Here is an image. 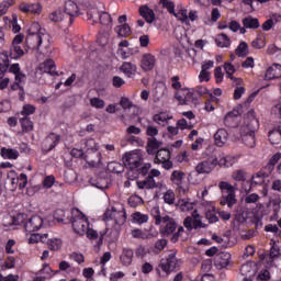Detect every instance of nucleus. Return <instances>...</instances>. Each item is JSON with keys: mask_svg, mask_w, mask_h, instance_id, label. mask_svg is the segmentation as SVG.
Listing matches in <instances>:
<instances>
[{"mask_svg": "<svg viewBox=\"0 0 281 281\" xmlns=\"http://www.w3.org/2000/svg\"><path fill=\"white\" fill-rule=\"evenodd\" d=\"M42 69H44L45 74H50V76H56V64L53 59H47L43 63Z\"/></svg>", "mask_w": 281, "mask_h": 281, "instance_id": "2f4dec72", "label": "nucleus"}, {"mask_svg": "<svg viewBox=\"0 0 281 281\" xmlns=\"http://www.w3.org/2000/svg\"><path fill=\"white\" fill-rule=\"evenodd\" d=\"M266 45H267V42L265 41V37H257L251 43V46L255 49H262Z\"/></svg>", "mask_w": 281, "mask_h": 281, "instance_id": "3c124183", "label": "nucleus"}, {"mask_svg": "<svg viewBox=\"0 0 281 281\" xmlns=\"http://www.w3.org/2000/svg\"><path fill=\"white\" fill-rule=\"evenodd\" d=\"M217 166H220V168H232V166H234V158L232 156H226V157H222L217 158Z\"/></svg>", "mask_w": 281, "mask_h": 281, "instance_id": "4c0bfd02", "label": "nucleus"}, {"mask_svg": "<svg viewBox=\"0 0 281 281\" xmlns=\"http://www.w3.org/2000/svg\"><path fill=\"white\" fill-rule=\"evenodd\" d=\"M65 16H69V25L74 23V19L79 15L80 10L78 9V4L76 2L69 0L65 3Z\"/></svg>", "mask_w": 281, "mask_h": 281, "instance_id": "ddd939ff", "label": "nucleus"}, {"mask_svg": "<svg viewBox=\"0 0 281 281\" xmlns=\"http://www.w3.org/2000/svg\"><path fill=\"white\" fill-rule=\"evenodd\" d=\"M228 137H229V134L226 132V130L225 128H220L214 134L215 144L220 148H223V146H225L227 144Z\"/></svg>", "mask_w": 281, "mask_h": 281, "instance_id": "412c9836", "label": "nucleus"}, {"mask_svg": "<svg viewBox=\"0 0 281 281\" xmlns=\"http://www.w3.org/2000/svg\"><path fill=\"white\" fill-rule=\"evenodd\" d=\"M143 161L144 159H142V156L137 153H130L123 156V164L130 168V170H137Z\"/></svg>", "mask_w": 281, "mask_h": 281, "instance_id": "1a4fd4ad", "label": "nucleus"}, {"mask_svg": "<svg viewBox=\"0 0 281 281\" xmlns=\"http://www.w3.org/2000/svg\"><path fill=\"white\" fill-rule=\"evenodd\" d=\"M192 217L194 218L193 220V229H199V228H205L207 227V225L203 224V222L201 221V215L198 214L196 211H194L192 213Z\"/></svg>", "mask_w": 281, "mask_h": 281, "instance_id": "79ce46f5", "label": "nucleus"}, {"mask_svg": "<svg viewBox=\"0 0 281 281\" xmlns=\"http://www.w3.org/2000/svg\"><path fill=\"white\" fill-rule=\"evenodd\" d=\"M218 166V157L211 156L195 166L198 175H210Z\"/></svg>", "mask_w": 281, "mask_h": 281, "instance_id": "423d86ee", "label": "nucleus"}, {"mask_svg": "<svg viewBox=\"0 0 281 281\" xmlns=\"http://www.w3.org/2000/svg\"><path fill=\"white\" fill-rule=\"evenodd\" d=\"M206 218H207L209 223H218V215H216L215 210L207 211Z\"/></svg>", "mask_w": 281, "mask_h": 281, "instance_id": "774afa93", "label": "nucleus"}, {"mask_svg": "<svg viewBox=\"0 0 281 281\" xmlns=\"http://www.w3.org/2000/svg\"><path fill=\"white\" fill-rule=\"evenodd\" d=\"M161 148V142L157 140V138L151 137L147 142V153L148 155H155L157 150Z\"/></svg>", "mask_w": 281, "mask_h": 281, "instance_id": "a878e982", "label": "nucleus"}, {"mask_svg": "<svg viewBox=\"0 0 281 281\" xmlns=\"http://www.w3.org/2000/svg\"><path fill=\"white\" fill-rule=\"evenodd\" d=\"M58 142H60V136L57 134H49L48 137L45 138L43 142V150L45 153H49V150H54L56 146L58 145Z\"/></svg>", "mask_w": 281, "mask_h": 281, "instance_id": "dca6fc26", "label": "nucleus"}, {"mask_svg": "<svg viewBox=\"0 0 281 281\" xmlns=\"http://www.w3.org/2000/svg\"><path fill=\"white\" fill-rule=\"evenodd\" d=\"M136 186L138 190H155V188H158L161 190L164 188V183L161 182H156L154 178L147 177L142 181H137Z\"/></svg>", "mask_w": 281, "mask_h": 281, "instance_id": "9b49d317", "label": "nucleus"}, {"mask_svg": "<svg viewBox=\"0 0 281 281\" xmlns=\"http://www.w3.org/2000/svg\"><path fill=\"white\" fill-rule=\"evenodd\" d=\"M170 159V150L168 149H159L154 159L155 164H161V161H167Z\"/></svg>", "mask_w": 281, "mask_h": 281, "instance_id": "72a5a7b5", "label": "nucleus"}, {"mask_svg": "<svg viewBox=\"0 0 281 281\" xmlns=\"http://www.w3.org/2000/svg\"><path fill=\"white\" fill-rule=\"evenodd\" d=\"M10 67V59L8 53H2L0 55V74H5Z\"/></svg>", "mask_w": 281, "mask_h": 281, "instance_id": "c9c22d12", "label": "nucleus"}, {"mask_svg": "<svg viewBox=\"0 0 281 281\" xmlns=\"http://www.w3.org/2000/svg\"><path fill=\"white\" fill-rule=\"evenodd\" d=\"M265 173L258 172L255 176H252V182L251 186H262L265 183Z\"/></svg>", "mask_w": 281, "mask_h": 281, "instance_id": "09e8293b", "label": "nucleus"}, {"mask_svg": "<svg viewBox=\"0 0 281 281\" xmlns=\"http://www.w3.org/2000/svg\"><path fill=\"white\" fill-rule=\"evenodd\" d=\"M175 98L176 100H178L179 104H188V100L192 98V92H187V97H183L181 93L176 92Z\"/></svg>", "mask_w": 281, "mask_h": 281, "instance_id": "de8ad7c7", "label": "nucleus"}, {"mask_svg": "<svg viewBox=\"0 0 281 281\" xmlns=\"http://www.w3.org/2000/svg\"><path fill=\"white\" fill-rule=\"evenodd\" d=\"M16 183L20 190H23L25 186H27V175L21 173L20 177L16 178Z\"/></svg>", "mask_w": 281, "mask_h": 281, "instance_id": "bf43d9fd", "label": "nucleus"}, {"mask_svg": "<svg viewBox=\"0 0 281 281\" xmlns=\"http://www.w3.org/2000/svg\"><path fill=\"white\" fill-rule=\"evenodd\" d=\"M11 5H14V0H8L7 2L0 3V16L7 14Z\"/></svg>", "mask_w": 281, "mask_h": 281, "instance_id": "8fccbe9b", "label": "nucleus"}, {"mask_svg": "<svg viewBox=\"0 0 281 281\" xmlns=\"http://www.w3.org/2000/svg\"><path fill=\"white\" fill-rule=\"evenodd\" d=\"M243 25L247 30H258L260 27V21L254 16H247L243 20Z\"/></svg>", "mask_w": 281, "mask_h": 281, "instance_id": "393cba45", "label": "nucleus"}, {"mask_svg": "<svg viewBox=\"0 0 281 281\" xmlns=\"http://www.w3.org/2000/svg\"><path fill=\"white\" fill-rule=\"evenodd\" d=\"M47 245L50 251H58V249L63 247V240H60L59 238H53L47 241Z\"/></svg>", "mask_w": 281, "mask_h": 281, "instance_id": "a19ab883", "label": "nucleus"}, {"mask_svg": "<svg viewBox=\"0 0 281 281\" xmlns=\"http://www.w3.org/2000/svg\"><path fill=\"white\" fill-rule=\"evenodd\" d=\"M215 43L217 47H229V45H232L229 37L227 36V34L224 33L217 35V37L215 38Z\"/></svg>", "mask_w": 281, "mask_h": 281, "instance_id": "473e14b6", "label": "nucleus"}, {"mask_svg": "<svg viewBox=\"0 0 281 281\" xmlns=\"http://www.w3.org/2000/svg\"><path fill=\"white\" fill-rule=\"evenodd\" d=\"M109 168L112 170V172H115L116 175L124 172V166H122V164L120 162H110Z\"/></svg>", "mask_w": 281, "mask_h": 281, "instance_id": "6e6d98bb", "label": "nucleus"}, {"mask_svg": "<svg viewBox=\"0 0 281 281\" xmlns=\"http://www.w3.org/2000/svg\"><path fill=\"white\" fill-rule=\"evenodd\" d=\"M9 56L12 60H19V58H23V56H25V50H23L21 46L11 45Z\"/></svg>", "mask_w": 281, "mask_h": 281, "instance_id": "cd10ccee", "label": "nucleus"}, {"mask_svg": "<svg viewBox=\"0 0 281 281\" xmlns=\"http://www.w3.org/2000/svg\"><path fill=\"white\" fill-rule=\"evenodd\" d=\"M15 265H16V260L14 259V257L9 256L4 261V266H2V270L3 269H14Z\"/></svg>", "mask_w": 281, "mask_h": 281, "instance_id": "052dcab7", "label": "nucleus"}, {"mask_svg": "<svg viewBox=\"0 0 281 281\" xmlns=\"http://www.w3.org/2000/svg\"><path fill=\"white\" fill-rule=\"evenodd\" d=\"M160 3H162V8L168 10L169 14H175V2L170 0H160Z\"/></svg>", "mask_w": 281, "mask_h": 281, "instance_id": "5fc2aeb1", "label": "nucleus"}, {"mask_svg": "<svg viewBox=\"0 0 281 281\" xmlns=\"http://www.w3.org/2000/svg\"><path fill=\"white\" fill-rule=\"evenodd\" d=\"M268 137H269L270 144H273V145L278 144V140H274L273 137L281 138V128L279 127V128H276V130L269 132Z\"/></svg>", "mask_w": 281, "mask_h": 281, "instance_id": "864d4df0", "label": "nucleus"}, {"mask_svg": "<svg viewBox=\"0 0 281 281\" xmlns=\"http://www.w3.org/2000/svg\"><path fill=\"white\" fill-rule=\"evenodd\" d=\"M99 21L101 25H105L106 27H111V25H113V18H111L109 12H101L99 14Z\"/></svg>", "mask_w": 281, "mask_h": 281, "instance_id": "e433bc0d", "label": "nucleus"}, {"mask_svg": "<svg viewBox=\"0 0 281 281\" xmlns=\"http://www.w3.org/2000/svg\"><path fill=\"white\" fill-rule=\"evenodd\" d=\"M150 168H151V165L146 162V164H142L140 167L136 168V170L143 177H146L148 175V170H150Z\"/></svg>", "mask_w": 281, "mask_h": 281, "instance_id": "680f3d73", "label": "nucleus"}, {"mask_svg": "<svg viewBox=\"0 0 281 281\" xmlns=\"http://www.w3.org/2000/svg\"><path fill=\"white\" fill-rule=\"evenodd\" d=\"M90 105L93 106L94 109H104L105 102L100 98H92L90 100Z\"/></svg>", "mask_w": 281, "mask_h": 281, "instance_id": "603ef678", "label": "nucleus"}, {"mask_svg": "<svg viewBox=\"0 0 281 281\" xmlns=\"http://www.w3.org/2000/svg\"><path fill=\"white\" fill-rule=\"evenodd\" d=\"M41 227H43V217L38 215L32 216L24 224V229L25 232H29V233L36 232Z\"/></svg>", "mask_w": 281, "mask_h": 281, "instance_id": "4468645a", "label": "nucleus"}, {"mask_svg": "<svg viewBox=\"0 0 281 281\" xmlns=\"http://www.w3.org/2000/svg\"><path fill=\"white\" fill-rule=\"evenodd\" d=\"M86 146L88 148V155L85 156V159L91 166L92 168H99V166L102 164V154L98 151V148L95 147V140L90 138L86 142ZM93 153V154H91ZM94 155L95 158H91Z\"/></svg>", "mask_w": 281, "mask_h": 281, "instance_id": "39448f33", "label": "nucleus"}, {"mask_svg": "<svg viewBox=\"0 0 281 281\" xmlns=\"http://www.w3.org/2000/svg\"><path fill=\"white\" fill-rule=\"evenodd\" d=\"M114 32L117 34L120 38H126V36H131V26L126 23L123 25H119L114 29Z\"/></svg>", "mask_w": 281, "mask_h": 281, "instance_id": "bb28decb", "label": "nucleus"}, {"mask_svg": "<svg viewBox=\"0 0 281 281\" xmlns=\"http://www.w3.org/2000/svg\"><path fill=\"white\" fill-rule=\"evenodd\" d=\"M48 234H38V233H34L31 234L30 238H29V245H36V243H45V240H47L48 238Z\"/></svg>", "mask_w": 281, "mask_h": 281, "instance_id": "c756f323", "label": "nucleus"}, {"mask_svg": "<svg viewBox=\"0 0 281 281\" xmlns=\"http://www.w3.org/2000/svg\"><path fill=\"white\" fill-rule=\"evenodd\" d=\"M232 265V254L229 252H220L215 257V267L217 269H227Z\"/></svg>", "mask_w": 281, "mask_h": 281, "instance_id": "2eb2a0df", "label": "nucleus"}, {"mask_svg": "<svg viewBox=\"0 0 281 281\" xmlns=\"http://www.w3.org/2000/svg\"><path fill=\"white\" fill-rule=\"evenodd\" d=\"M72 228L75 234L85 236L86 232L89 229V220H87V216L80 213L79 217L74 218Z\"/></svg>", "mask_w": 281, "mask_h": 281, "instance_id": "9d476101", "label": "nucleus"}, {"mask_svg": "<svg viewBox=\"0 0 281 281\" xmlns=\"http://www.w3.org/2000/svg\"><path fill=\"white\" fill-rule=\"evenodd\" d=\"M26 45L29 49H41L42 45L45 49H49L52 36L44 29H40L38 23H33L26 36Z\"/></svg>", "mask_w": 281, "mask_h": 281, "instance_id": "f257e3e1", "label": "nucleus"}, {"mask_svg": "<svg viewBox=\"0 0 281 281\" xmlns=\"http://www.w3.org/2000/svg\"><path fill=\"white\" fill-rule=\"evenodd\" d=\"M134 221L139 224L148 223V215L136 212L134 213Z\"/></svg>", "mask_w": 281, "mask_h": 281, "instance_id": "0e129e2a", "label": "nucleus"}, {"mask_svg": "<svg viewBox=\"0 0 281 281\" xmlns=\"http://www.w3.org/2000/svg\"><path fill=\"white\" fill-rule=\"evenodd\" d=\"M1 155L4 159H19V150L13 148H1Z\"/></svg>", "mask_w": 281, "mask_h": 281, "instance_id": "7c9ffc66", "label": "nucleus"}, {"mask_svg": "<svg viewBox=\"0 0 281 281\" xmlns=\"http://www.w3.org/2000/svg\"><path fill=\"white\" fill-rule=\"evenodd\" d=\"M48 19L49 21H53V23H58L60 21H65V15H63V11L60 10H57V11H54L53 13H50L48 15Z\"/></svg>", "mask_w": 281, "mask_h": 281, "instance_id": "37998d69", "label": "nucleus"}, {"mask_svg": "<svg viewBox=\"0 0 281 281\" xmlns=\"http://www.w3.org/2000/svg\"><path fill=\"white\" fill-rule=\"evenodd\" d=\"M236 56L239 58H245L249 56V45L246 42H240L237 48L235 49Z\"/></svg>", "mask_w": 281, "mask_h": 281, "instance_id": "c85d7f7f", "label": "nucleus"}, {"mask_svg": "<svg viewBox=\"0 0 281 281\" xmlns=\"http://www.w3.org/2000/svg\"><path fill=\"white\" fill-rule=\"evenodd\" d=\"M256 128H258V119L256 117H252L250 123H248L247 126L243 128L241 142L248 148L256 147Z\"/></svg>", "mask_w": 281, "mask_h": 281, "instance_id": "7ed1b4c3", "label": "nucleus"}, {"mask_svg": "<svg viewBox=\"0 0 281 281\" xmlns=\"http://www.w3.org/2000/svg\"><path fill=\"white\" fill-rule=\"evenodd\" d=\"M280 65L274 64L273 66L267 69L265 80H273L276 78H280Z\"/></svg>", "mask_w": 281, "mask_h": 281, "instance_id": "b1692460", "label": "nucleus"}, {"mask_svg": "<svg viewBox=\"0 0 281 281\" xmlns=\"http://www.w3.org/2000/svg\"><path fill=\"white\" fill-rule=\"evenodd\" d=\"M104 221H114L115 225H124L126 223V212L124 210L116 211L115 207L104 213Z\"/></svg>", "mask_w": 281, "mask_h": 281, "instance_id": "0eeeda50", "label": "nucleus"}, {"mask_svg": "<svg viewBox=\"0 0 281 281\" xmlns=\"http://www.w3.org/2000/svg\"><path fill=\"white\" fill-rule=\"evenodd\" d=\"M139 14L147 23H153V21H155V11L148 8V5H142L139 8Z\"/></svg>", "mask_w": 281, "mask_h": 281, "instance_id": "4be33fe9", "label": "nucleus"}, {"mask_svg": "<svg viewBox=\"0 0 281 281\" xmlns=\"http://www.w3.org/2000/svg\"><path fill=\"white\" fill-rule=\"evenodd\" d=\"M162 228L160 229V234L162 236H170V234H175L177 231V221L170 216H165L161 218V215H155V225H161Z\"/></svg>", "mask_w": 281, "mask_h": 281, "instance_id": "20e7f679", "label": "nucleus"}, {"mask_svg": "<svg viewBox=\"0 0 281 281\" xmlns=\"http://www.w3.org/2000/svg\"><path fill=\"white\" fill-rule=\"evenodd\" d=\"M168 120H172V116H169L165 112L154 115V122H156V124H159L160 126H166V124H168Z\"/></svg>", "mask_w": 281, "mask_h": 281, "instance_id": "f704fd0d", "label": "nucleus"}, {"mask_svg": "<svg viewBox=\"0 0 281 281\" xmlns=\"http://www.w3.org/2000/svg\"><path fill=\"white\" fill-rule=\"evenodd\" d=\"M140 68L143 71H153L155 68V57L153 54H145L140 60Z\"/></svg>", "mask_w": 281, "mask_h": 281, "instance_id": "a211bd4d", "label": "nucleus"}, {"mask_svg": "<svg viewBox=\"0 0 281 281\" xmlns=\"http://www.w3.org/2000/svg\"><path fill=\"white\" fill-rule=\"evenodd\" d=\"M233 179L234 181H243L245 182V179H246V172L245 170H236L234 173H233Z\"/></svg>", "mask_w": 281, "mask_h": 281, "instance_id": "e2e57ef3", "label": "nucleus"}, {"mask_svg": "<svg viewBox=\"0 0 281 281\" xmlns=\"http://www.w3.org/2000/svg\"><path fill=\"white\" fill-rule=\"evenodd\" d=\"M160 269H162L164 273L168 276V273H171V271H175V269H178L179 261L177 260V254L172 252L168 255L166 259H162L159 265Z\"/></svg>", "mask_w": 281, "mask_h": 281, "instance_id": "6e6552de", "label": "nucleus"}, {"mask_svg": "<svg viewBox=\"0 0 281 281\" xmlns=\"http://www.w3.org/2000/svg\"><path fill=\"white\" fill-rule=\"evenodd\" d=\"M183 177H186V172L181 171V170H176L172 172L171 175V181L172 183H175L176 186H178V190L180 192V194H186L187 190H188V186H183Z\"/></svg>", "mask_w": 281, "mask_h": 281, "instance_id": "f8f14e48", "label": "nucleus"}, {"mask_svg": "<svg viewBox=\"0 0 281 281\" xmlns=\"http://www.w3.org/2000/svg\"><path fill=\"white\" fill-rule=\"evenodd\" d=\"M218 188L222 192L220 204L227 205V207H234L236 203H238V200L236 199V190H238V186L222 181L220 182Z\"/></svg>", "mask_w": 281, "mask_h": 281, "instance_id": "f03ea898", "label": "nucleus"}, {"mask_svg": "<svg viewBox=\"0 0 281 281\" xmlns=\"http://www.w3.org/2000/svg\"><path fill=\"white\" fill-rule=\"evenodd\" d=\"M260 199V195H258L257 193H251L245 196L244 201L247 204H251V203H258Z\"/></svg>", "mask_w": 281, "mask_h": 281, "instance_id": "69168bd1", "label": "nucleus"}, {"mask_svg": "<svg viewBox=\"0 0 281 281\" xmlns=\"http://www.w3.org/2000/svg\"><path fill=\"white\" fill-rule=\"evenodd\" d=\"M36 111V108L31 104H26L23 106L21 114L24 115V117H27V115H32Z\"/></svg>", "mask_w": 281, "mask_h": 281, "instance_id": "338daca9", "label": "nucleus"}, {"mask_svg": "<svg viewBox=\"0 0 281 281\" xmlns=\"http://www.w3.org/2000/svg\"><path fill=\"white\" fill-rule=\"evenodd\" d=\"M177 127L181 128V131H183L186 128H188V131H191V128H193V125H192V123H188V121L186 119H180L177 122Z\"/></svg>", "mask_w": 281, "mask_h": 281, "instance_id": "13d9d810", "label": "nucleus"}, {"mask_svg": "<svg viewBox=\"0 0 281 281\" xmlns=\"http://www.w3.org/2000/svg\"><path fill=\"white\" fill-rule=\"evenodd\" d=\"M240 274L244 276V281H252L256 271L251 269V265L245 263L240 267Z\"/></svg>", "mask_w": 281, "mask_h": 281, "instance_id": "5701e85b", "label": "nucleus"}, {"mask_svg": "<svg viewBox=\"0 0 281 281\" xmlns=\"http://www.w3.org/2000/svg\"><path fill=\"white\" fill-rule=\"evenodd\" d=\"M271 245H272V247L270 249V258H272V259L273 258H279V256H280V246H278L274 240H271Z\"/></svg>", "mask_w": 281, "mask_h": 281, "instance_id": "4d7b16f0", "label": "nucleus"}, {"mask_svg": "<svg viewBox=\"0 0 281 281\" xmlns=\"http://www.w3.org/2000/svg\"><path fill=\"white\" fill-rule=\"evenodd\" d=\"M20 123H21L22 130L25 131L26 133H29V131H33L34 128V123H32V121L27 116L20 119Z\"/></svg>", "mask_w": 281, "mask_h": 281, "instance_id": "ea45409f", "label": "nucleus"}, {"mask_svg": "<svg viewBox=\"0 0 281 281\" xmlns=\"http://www.w3.org/2000/svg\"><path fill=\"white\" fill-rule=\"evenodd\" d=\"M20 10L25 14H27V12H31L32 14H41L43 8L41 7V3L29 4V3L22 2L20 4Z\"/></svg>", "mask_w": 281, "mask_h": 281, "instance_id": "aec40b11", "label": "nucleus"}, {"mask_svg": "<svg viewBox=\"0 0 281 281\" xmlns=\"http://www.w3.org/2000/svg\"><path fill=\"white\" fill-rule=\"evenodd\" d=\"M135 256V252L132 248H123V251L120 256L121 263L123 267H130V265L133 263V258Z\"/></svg>", "mask_w": 281, "mask_h": 281, "instance_id": "6ab92c4d", "label": "nucleus"}, {"mask_svg": "<svg viewBox=\"0 0 281 281\" xmlns=\"http://www.w3.org/2000/svg\"><path fill=\"white\" fill-rule=\"evenodd\" d=\"M120 71L126 76V78H134L137 76V65L130 63V61H124L120 66Z\"/></svg>", "mask_w": 281, "mask_h": 281, "instance_id": "f3484780", "label": "nucleus"}, {"mask_svg": "<svg viewBox=\"0 0 281 281\" xmlns=\"http://www.w3.org/2000/svg\"><path fill=\"white\" fill-rule=\"evenodd\" d=\"M272 203V207H273V216L271 217L272 221H278V212H280V203H281V200L280 198H277V199H273L271 201Z\"/></svg>", "mask_w": 281, "mask_h": 281, "instance_id": "a18cd8bd", "label": "nucleus"}, {"mask_svg": "<svg viewBox=\"0 0 281 281\" xmlns=\"http://www.w3.org/2000/svg\"><path fill=\"white\" fill-rule=\"evenodd\" d=\"M178 206L182 212H190V210L194 209V204L188 202L187 200H180L178 201Z\"/></svg>", "mask_w": 281, "mask_h": 281, "instance_id": "c03bdc74", "label": "nucleus"}, {"mask_svg": "<svg viewBox=\"0 0 281 281\" xmlns=\"http://www.w3.org/2000/svg\"><path fill=\"white\" fill-rule=\"evenodd\" d=\"M164 201L168 205H175V191L173 190H167L164 194Z\"/></svg>", "mask_w": 281, "mask_h": 281, "instance_id": "49530a36", "label": "nucleus"}, {"mask_svg": "<svg viewBox=\"0 0 281 281\" xmlns=\"http://www.w3.org/2000/svg\"><path fill=\"white\" fill-rule=\"evenodd\" d=\"M173 16L181 21V23H186V25H190V21L188 20V10L181 9L178 13L173 12Z\"/></svg>", "mask_w": 281, "mask_h": 281, "instance_id": "58836bf2", "label": "nucleus"}]
</instances>
